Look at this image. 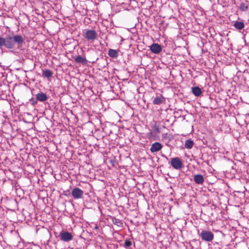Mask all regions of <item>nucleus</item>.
<instances>
[{"instance_id": "nucleus-1", "label": "nucleus", "mask_w": 249, "mask_h": 249, "mask_svg": "<svg viewBox=\"0 0 249 249\" xmlns=\"http://www.w3.org/2000/svg\"><path fill=\"white\" fill-rule=\"evenodd\" d=\"M25 38L20 34L14 32L6 34L4 36H0V49H7L12 52L18 53L24 50Z\"/></svg>"}, {"instance_id": "nucleus-2", "label": "nucleus", "mask_w": 249, "mask_h": 249, "mask_svg": "<svg viewBox=\"0 0 249 249\" xmlns=\"http://www.w3.org/2000/svg\"><path fill=\"white\" fill-rule=\"evenodd\" d=\"M97 33L94 30H86L84 34V37L89 41L92 43L97 37Z\"/></svg>"}, {"instance_id": "nucleus-3", "label": "nucleus", "mask_w": 249, "mask_h": 249, "mask_svg": "<svg viewBox=\"0 0 249 249\" xmlns=\"http://www.w3.org/2000/svg\"><path fill=\"white\" fill-rule=\"evenodd\" d=\"M46 223L47 222L46 221ZM45 226L44 225H36V226L37 227L38 226L39 227V228H37L36 229V233L40 234L41 232H43V236H48L49 235H51V233L49 230V228H50V225H48L47 223L45 224Z\"/></svg>"}, {"instance_id": "nucleus-4", "label": "nucleus", "mask_w": 249, "mask_h": 249, "mask_svg": "<svg viewBox=\"0 0 249 249\" xmlns=\"http://www.w3.org/2000/svg\"><path fill=\"white\" fill-rule=\"evenodd\" d=\"M200 236L202 240L207 242H211L214 238V235L211 231L206 230H202Z\"/></svg>"}, {"instance_id": "nucleus-5", "label": "nucleus", "mask_w": 249, "mask_h": 249, "mask_svg": "<svg viewBox=\"0 0 249 249\" xmlns=\"http://www.w3.org/2000/svg\"><path fill=\"white\" fill-rule=\"evenodd\" d=\"M170 164L173 168L176 170H179L183 167V163L178 157L171 159Z\"/></svg>"}, {"instance_id": "nucleus-6", "label": "nucleus", "mask_w": 249, "mask_h": 249, "mask_svg": "<svg viewBox=\"0 0 249 249\" xmlns=\"http://www.w3.org/2000/svg\"><path fill=\"white\" fill-rule=\"evenodd\" d=\"M60 239L64 242H69L72 239L73 236L70 232L62 231L58 236Z\"/></svg>"}, {"instance_id": "nucleus-7", "label": "nucleus", "mask_w": 249, "mask_h": 249, "mask_svg": "<svg viewBox=\"0 0 249 249\" xmlns=\"http://www.w3.org/2000/svg\"><path fill=\"white\" fill-rule=\"evenodd\" d=\"M83 194V191L78 187H75L73 188L71 192L72 196L75 199H78L82 198Z\"/></svg>"}, {"instance_id": "nucleus-8", "label": "nucleus", "mask_w": 249, "mask_h": 249, "mask_svg": "<svg viewBox=\"0 0 249 249\" xmlns=\"http://www.w3.org/2000/svg\"><path fill=\"white\" fill-rule=\"evenodd\" d=\"M165 98L161 94L159 95H157V96L154 98L153 103L154 105H160L161 104L165 103Z\"/></svg>"}, {"instance_id": "nucleus-9", "label": "nucleus", "mask_w": 249, "mask_h": 249, "mask_svg": "<svg viewBox=\"0 0 249 249\" xmlns=\"http://www.w3.org/2000/svg\"><path fill=\"white\" fill-rule=\"evenodd\" d=\"M162 148V145L160 143L155 142L152 144L150 150L152 153H154L159 151Z\"/></svg>"}, {"instance_id": "nucleus-10", "label": "nucleus", "mask_w": 249, "mask_h": 249, "mask_svg": "<svg viewBox=\"0 0 249 249\" xmlns=\"http://www.w3.org/2000/svg\"><path fill=\"white\" fill-rule=\"evenodd\" d=\"M161 47L157 43H153L150 46V50L155 54H159L161 51Z\"/></svg>"}, {"instance_id": "nucleus-11", "label": "nucleus", "mask_w": 249, "mask_h": 249, "mask_svg": "<svg viewBox=\"0 0 249 249\" xmlns=\"http://www.w3.org/2000/svg\"><path fill=\"white\" fill-rule=\"evenodd\" d=\"M36 99L40 102H44L48 99V96L46 93L40 92L36 95Z\"/></svg>"}, {"instance_id": "nucleus-12", "label": "nucleus", "mask_w": 249, "mask_h": 249, "mask_svg": "<svg viewBox=\"0 0 249 249\" xmlns=\"http://www.w3.org/2000/svg\"><path fill=\"white\" fill-rule=\"evenodd\" d=\"M208 223L211 224L213 227L218 228L222 227V224L221 222V219H215L214 220L210 221Z\"/></svg>"}, {"instance_id": "nucleus-13", "label": "nucleus", "mask_w": 249, "mask_h": 249, "mask_svg": "<svg viewBox=\"0 0 249 249\" xmlns=\"http://www.w3.org/2000/svg\"><path fill=\"white\" fill-rule=\"evenodd\" d=\"M194 179L195 182L198 184H202L204 181V179L202 175L197 174L194 176Z\"/></svg>"}, {"instance_id": "nucleus-14", "label": "nucleus", "mask_w": 249, "mask_h": 249, "mask_svg": "<svg viewBox=\"0 0 249 249\" xmlns=\"http://www.w3.org/2000/svg\"><path fill=\"white\" fill-rule=\"evenodd\" d=\"M53 71L49 69H46L42 71V76L44 78H50L53 76Z\"/></svg>"}, {"instance_id": "nucleus-15", "label": "nucleus", "mask_w": 249, "mask_h": 249, "mask_svg": "<svg viewBox=\"0 0 249 249\" xmlns=\"http://www.w3.org/2000/svg\"><path fill=\"white\" fill-rule=\"evenodd\" d=\"M192 93L196 96H200L202 94V90L198 87L192 88Z\"/></svg>"}, {"instance_id": "nucleus-16", "label": "nucleus", "mask_w": 249, "mask_h": 249, "mask_svg": "<svg viewBox=\"0 0 249 249\" xmlns=\"http://www.w3.org/2000/svg\"><path fill=\"white\" fill-rule=\"evenodd\" d=\"M75 61L78 63H81L83 65L86 64L88 61L85 57H82L80 55H78L74 59Z\"/></svg>"}, {"instance_id": "nucleus-17", "label": "nucleus", "mask_w": 249, "mask_h": 249, "mask_svg": "<svg viewBox=\"0 0 249 249\" xmlns=\"http://www.w3.org/2000/svg\"><path fill=\"white\" fill-rule=\"evenodd\" d=\"M108 54L110 57L113 58H116L119 55L118 52L116 50L112 49H109Z\"/></svg>"}, {"instance_id": "nucleus-18", "label": "nucleus", "mask_w": 249, "mask_h": 249, "mask_svg": "<svg viewBox=\"0 0 249 249\" xmlns=\"http://www.w3.org/2000/svg\"><path fill=\"white\" fill-rule=\"evenodd\" d=\"M233 26L238 30H242L244 28L245 25L242 21H235L234 22Z\"/></svg>"}, {"instance_id": "nucleus-19", "label": "nucleus", "mask_w": 249, "mask_h": 249, "mask_svg": "<svg viewBox=\"0 0 249 249\" xmlns=\"http://www.w3.org/2000/svg\"><path fill=\"white\" fill-rule=\"evenodd\" d=\"M162 139L163 141L169 142L172 139V136L168 133H163L162 134Z\"/></svg>"}, {"instance_id": "nucleus-20", "label": "nucleus", "mask_w": 249, "mask_h": 249, "mask_svg": "<svg viewBox=\"0 0 249 249\" xmlns=\"http://www.w3.org/2000/svg\"><path fill=\"white\" fill-rule=\"evenodd\" d=\"M194 144V142L191 139L187 140L185 142V147L187 149H191Z\"/></svg>"}, {"instance_id": "nucleus-21", "label": "nucleus", "mask_w": 249, "mask_h": 249, "mask_svg": "<svg viewBox=\"0 0 249 249\" xmlns=\"http://www.w3.org/2000/svg\"><path fill=\"white\" fill-rule=\"evenodd\" d=\"M239 8L241 11L245 12L248 10V5H246L244 2H241L239 6Z\"/></svg>"}, {"instance_id": "nucleus-22", "label": "nucleus", "mask_w": 249, "mask_h": 249, "mask_svg": "<svg viewBox=\"0 0 249 249\" xmlns=\"http://www.w3.org/2000/svg\"><path fill=\"white\" fill-rule=\"evenodd\" d=\"M113 223L118 227H122L123 226V222L120 219H112Z\"/></svg>"}, {"instance_id": "nucleus-23", "label": "nucleus", "mask_w": 249, "mask_h": 249, "mask_svg": "<svg viewBox=\"0 0 249 249\" xmlns=\"http://www.w3.org/2000/svg\"><path fill=\"white\" fill-rule=\"evenodd\" d=\"M132 245V242L129 240H125L124 242V247L126 248Z\"/></svg>"}, {"instance_id": "nucleus-24", "label": "nucleus", "mask_w": 249, "mask_h": 249, "mask_svg": "<svg viewBox=\"0 0 249 249\" xmlns=\"http://www.w3.org/2000/svg\"><path fill=\"white\" fill-rule=\"evenodd\" d=\"M37 101L38 100L36 99H36L32 98L30 100L31 104L33 106H35L37 104Z\"/></svg>"}, {"instance_id": "nucleus-25", "label": "nucleus", "mask_w": 249, "mask_h": 249, "mask_svg": "<svg viewBox=\"0 0 249 249\" xmlns=\"http://www.w3.org/2000/svg\"><path fill=\"white\" fill-rule=\"evenodd\" d=\"M154 130L157 133L160 132V130H159V127L157 126V125L155 126V127L154 128Z\"/></svg>"}, {"instance_id": "nucleus-26", "label": "nucleus", "mask_w": 249, "mask_h": 249, "mask_svg": "<svg viewBox=\"0 0 249 249\" xmlns=\"http://www.w3.org/2000/svg\"><path fill=\"white\" fill-rule=\"evenodd\" d=\"M93 228L96 229V230H97V229H99V227L98 226V225L96 224H94V227H93Z\"/></svg>"}, {"instance_id": "nucleus-27", "label": "nucleus", "mask_w": 249, "mask_h": 249, "mask_svg": "<svg viewBox=\"0 0 249 249\" xmlns=\"http://www.w3.org/2000/svg\"><path fill=\"white\" fill-rule=\"evenodd\" d=\"M35 220L33 222V223H34V224L35 225V224H36V223H37L38 222H37V218L35 219Z\"/></svg>"}, {"instance_id": "nucleus-28", "label": "nucleus", "mask_w": 249, "mask_h": 249, "mask_svg": "<svg viewBox=\"0 0 249 249\" xmlns=\"http://www.w3.org/2000/svg\"><path fill=\"white\" fill-rule=\"evenodd\" d=\"M245 221H248V226H249V219H243Z\"/></svg>"}, {"instance_id": "nucleus-29", "label": "nucleus", "mask_w": 249, "mask_h": 249, "mask_svg": "<svg viewBox=\"0 0 249 249\" xmlns=\"http://www.w3.org/2000/svg\"><path fill=\"white\" fill-rule=\"evenodd\" d=\"M130 221H131V223H134V222H133V221L132 220H131Z\"/></svg>"}, {"instance_id": "nucleus-30", "label": "nucleus", "mask_w": 249, "mask_h": 249, "mask_svg": "<svg viewBox=\"0 0 249 249\" xmlns=\"http://www.w3.org/2000/svg\"><path fill=\"white\" fill-rule=\"evenodd\" d=\"M41 222H42V221L40 220ZM42 222H44V221H42Z\"/></svg>"}]
</instances>
